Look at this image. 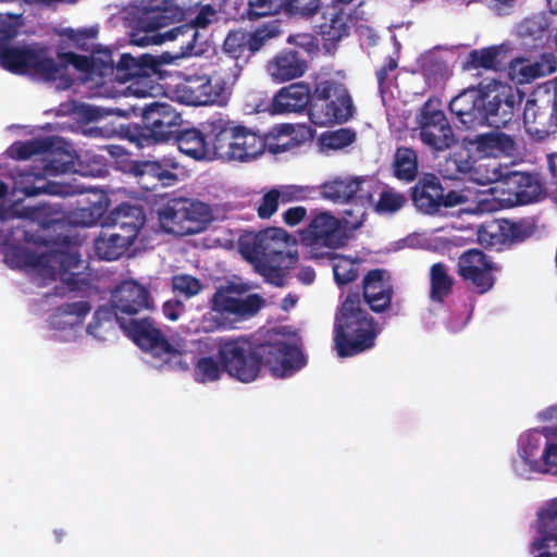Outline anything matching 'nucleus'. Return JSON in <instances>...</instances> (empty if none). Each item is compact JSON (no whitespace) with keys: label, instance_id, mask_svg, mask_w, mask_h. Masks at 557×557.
<instances>
[{"label":"nucleus","instance_id":"nucleus-62","mask_svg":"<svg viewBox=\"0 0 557 557\" xmlns=\"http://www.w3.org/2000/svg\"><path fill=\"white\" fill-rule=\"evenodd\" d=\"M398 67V61L396 58L388 55L385 60L383 65L376 70V81L379 90L381 94H384L386 91V88L388 87V81H389V74Z\"/></svg>","mask_w":557,"mask_h":557},{"label":"nucleus","instance_id":"nucleus-41","mask_svg":"<svg viewBox=\"0 0 557 557\" xmlns=\"http://www.w3.org/2000/svg\"><path fill=\"white\" fill-rule=\"evenodd\" d=\"M36 168L37 171L20 170L14 176V189L24 194L26 197L47 193V186L45 184L46 176L42 171L39 170V166Z\"/></svg>","mask_w":557,"mask_h":557},{"label":"nucleus","instance_id":"nucleus-3","mask_svg":"<svg viewBox=\"0 0 557 557\" xmlns=\"http://www.w3.org/2000/svg\"><path fill=\"white\" fill-rule=\"evenodd\" d=\"M380 329L373 317L362 308L358 290L349 292L334 318V345L342 358L352 357L371 349Z\"/></svg>","mask_w":557,"mask_h":557},{"label":"nucleus","instance_id":"nucleus-24","mask_svg":"<svg viewBox=\"0 0 557 557\" xmlns=\"http://www.w3.org/2000/svg\"><path fill=\"white\" fill-rule=\"evenodd\" d=\"M515 106L516 98L510 88L503 87L487 91L485 126L496 129L506 127L515 115Z\"/></svg>","mask_w":557,"mask_h":557},{"label":"nucleus","instance_id":"nucleus-19","mask_svg":"<svg viewBox=\"0 0 557 557\" xmlns=\"http://www.w3.org/2000/svg\"><path fill=\"white\" fill-rule=\"evenodd\" d=\"M379 183L362 176L336 177L320 185V196L335 203H350L355 199L373 202V187Z\"/></svg>","mask_w":557,"mask_h":557},{"label":"nucleus","instance_id":"nucleus-10","mask_svg":"<svg viewBox=\"0 0 557 557\" xmlns=\"http://www.w3.org/2000/svg\"><path fill=\"white\" fill-rule=\"evenodd\" d=\"M55 244L60 247L39 256H35L23 249H16V247H13L5 255V261L11 265L16 267V258H18V263L34 267L45 265L50 268L53 273L60 274L64 280V276L70 272V270L79 267L82 262L81 253L77 249H73L71 247L72 238L67 235L62 238H58Z\"/></svg>","mask_w":557,"mask_h":557},{"label":"nucleus","instance_id":"nucleus-54","mask_svg":"<svg viewBox=\"0 0 557 557\" xmlns=\"http://www.w3.org/2000/svg\"><path fill=\"white\" fill-rule=\"evenodd\" d=\"M394 288L388 292H375L374 288H368V294H362L364 302L375 313H382L387 311L393 301Z\"/></svg>","mask_w":557,"mask_h":557},{"label":"nucleus","instance_id":"nucleus-12","mask_svg":"<svg viewBox=\"0 0 557 557\" xmlns=\"http://www.w3.org/2000/svg\"><path fill=\"white\" fill-rule=\"evenodd\" d=\"M411 200L418 210L433 215L442 208H453L466 202L467 198L456 190L445 194L441 180L434 174H425L411 188Z\"/></svg>","mask_w":557,"mask_h":557},{"label":"nucleus","instance_id":"nucleus-31","mask_svg":"<svg viewBox=\"0 0 557 557\" xmlns=\"http://www.w3.org/2000/svg\"><path fill=\"white\" fill-rule=\"evenodd\" d=\"M267 138L240 124L231 152V161L247 162L263 153Z\"/></svg>","mask_w":557,"mask_h":557},{"label":"nucleus","instance_id":"nucleus-34","mask_svg":"<svg viewBox=\"0 0 557 557\" xmlns=\"http://www.w3.org/2000/svg\"><path fill=\"white\" fill-rule=\"evenodd\" d=\"M506 52L507 50L504 45L473 49L469 52L463 63V69L498 70L505 63Z\"/></svg>","mask_w":557,"mask_h":557},{"label":"nucleus","instance_id":"nucleus-58","mask_svg":"<svg viewBox=\"0 0 557 557\" xmlns=\"http://www.w3.org/2000/svg\"><path fill=\"white\" fill-rule=\"evenodd\" d=\"M386 271L383 269L370 270L362 280V294H368V288L373 287L375 292H388L393 289L389 278H385Z\"/></svg>","mask_w":557,"mask_h":557},{"label":"nucleus","instance_id":"nucleus-60","mask_svg":"<svg viewBox=\"0 0 557 557\" xmlns=\"http://www.w3.org/2000/svg\"><path fill=\"white\" fill-rule=\"evenodd\" d=\"M355 201L349 209L344 210L343 218L346 225L351 230H357L363 224L367 215L366 205H369L364 199H355Z\"/></svg>","mask_w":557,"mask_h":557},{"label":"nucleus","instance_id":"nucleus-17","mask_svg":"<svg viewBox=\"0 0 557 557\" xmlns=\"http://www.w3.org/2000/svg\"><path fill=\"white\" fill-rule=\"evenodd\" d=\"M305 246L339 248L345 245L346 236L341 227V221L331 212L312 213L307 227L299 232Z\"/></svg>","mask_w":557,"mask_h":557},{"label":"nucleus","instance_id":"nucleus-32","mask_svg":"<svg viewBox=\"0 0 557 557\" xmlns=\"http://www.w3.org/2000/svg\"><path fill=\"white\" fill-rule=\"evenodd\" d=\"M552 437H545L543 429L534 430L522 435L519 440V456L533 472L541 471L543 467V450L549 445Z\"/></svg>","mask_w":557,"mask_h":557},{"label":"nucleus","instance_id":"nucleus-13","mask_svg":"<svg viewBox=\"0 0 557 557\" xmlns=\"http://www.w3.org/2000/svg\"><path fill=\"white\" fill-rule=\"evenodd\" d=\"M226 83L214 74L189 75L177 85L176 92L183 103L189 106H208L222 103L226 99Z\"/></svg>","mask_w":557,"mask_h":557},{"label":"nucleus","instance_id":"nucleus-44","mask_svg":"<svg viewBox=\"0 0 557 557\" xmlns=\"http://www.w3.org/2000/svg\"><path fill=\"white\" fill-rule=\"evenodd\" d=\"M223 372H225V370L220 359L215 360L211 356L200 357L194 363V379L201 384L220 380Z\"/></svg>","mask_w":557,"mask_h":557},{"label":"nucleus","instance_id":"nucleus-45","mask_svg":"<svg viewBox=\"0 0 557 557\" xmlns=\"http://www.w3.org/2000/svg\"><path fill=\"white\" fill-rule=\"evenodd\" d=\"M283 11L292 17L310 20L323 9L322 0H282Z\"/></svg>","mask_w":557,"mask_h":557},{"label":"nucleus","instance_id":"nucleus-59","mask_svg":"<svg viewBox=\"0 0 557 557\" xmlns=\"http://www.w3.org/2000/svg\"><path fill=\"white\" fill-rule=\"evenodd\" d=\"M498 230L505 242H522L529 236V231L524 224L508 220H503L498 225Z\"/></svg>","mask_w":557,"mask_h":557},{"label":"nucleus","instance_id":"nucleus-52","mask_svg":"<svg viewBox=\"0 0 557 557\" xmlns=\"http://www.w3.org/2000/svg\"><path fill=\"white\" fill-rule=\"evenodd\" d=\"M276 191L278 193L280 202L288 203L312 199L314 198L313 194L317 193V189L310 186L284 185L276 188Z\"/></svg>","mask_w":557,"mask_h":557},{"label":"nucleus","instance_id":"nucleus-21","mask_svg":"<svg viewBox=\"0 0 557 557\" xmlns=\"http://www.w3.org/2000/svg\"><path fill=\"white\" fill-rule=\"evenodd\" d=\"M486 98L487 91L468 88L450 100L449 110L465 128L485 126Z\"/></svg>","mask_w":557,"mask_h":557},{"label":"nucleus","instance_id":"nucleus-26","mask_svg":"<svg viewBox=\"0 0 557 557\" xmlns=\"http://www.w3.org/2000/svg\"><path fill=\"white\" fill-rule=\"evenodd\" d=\"M211 153L222 160L231 161L233 144L236 140L240 124L222 117L208 122Z\"/></svg>","mask_w":557,"mask_h":557},{"label":"nucleus","instance_id":"nucleus-8","mask_svg":"<svg viewBox=\"0 0 557 557\" xmlns=\"http://www.w3.org/2000/svg\"><path fill=\"white\" fill-rule=\"evenodd\" d=\"M500 270L502 267L491 256L472 248L458 257L456 272L470 290L484 295L496 284V274Z\"/></svg>","mask_w":557,"mask_h":557},{"label":"nucleus","instance_id":"nucleus-56","mask_svg":"<svg viewBox=\"0 0 557 557\" xmlns=\"http://www.w3.org/2000/svg\"><path fill=\"white\" fill-rule=\"evenodd\" d=\"M12 242L38 244L39 239L27 231L24 225L11 226L8 230L0 228V248L11 245Z\"/></svg>","mask_w":557,"mask_h":557},{"label":"nucleus","instance_id":"nucleus-64","mask_svg":"<svg viewBox=\"0 0 557 557\" xmlns=\"http://www.w3.org/2000/svg\"><path fill=\"white\" fill-rule=\"evenodd\" d=\"M215 15V9L211 4H205L200 8V10L197 12L194 18L185 24L191 25L195 27V29L198 30L199 28L208 27L212 23Z\"/></svg>","mask_w":557,"mask_h":557},{"label":"nucleus","instance_id":"nucleus-57","mask_svg":"<svg viewBox=\"0 0 557 557\" xmlns=\"http://www.w3.org/2000/svg\"><path fill=\"white\" fill-rule=\"evenodd\" d=\"M90 310L91 306L86 300L66 302L58 307L59 315L73 317V320L70 322L72 325L82 324Z\"/></svg>","mask_w":557,"mask_h":557},{"label":"nucleus","instance_id":"nucleus-2","mask_svg":"<svg viewBox=\"0 0 557 557\" xmlns=\"http://www.w3.org/2000/svg\"><path fill=\"white\" fill-rule=\"evenodd\" d=\"M185 11L174 0H149L138 9L137 28L146 35L134 38L138 45L162 44L173 41L177 47L175 58H185L195 53L198 32L191 25L180 24L165 32H160L175 23L183 21Z\"/></svg>","mask_w":557,"mask_h":557},{"label":"nucleus","instance_id":"nucleus-18","mask_svg":"<svg viewBox=\"0 0 557 557\" xmlns=\"http://www.w3.org/2000/svg\"><path fill=\"white\" fill-rule=\"evenodd\" d=\"M141 120L148 136L156 143L173 138L182 126V115L166 102L153 101L143 108Z\"/></svg>","mask_w":557,"mask_h":557},{"label":"nucleus","instance_id":"nucleus-33","mask_svg":"<svg viewBox=\"0 0 557 557\" xmlns=\"http://www.w3.org/2000/svg\"><path fill=\"white\" fill-rule=\"evenodd\" d=\"M209 136L197 128H178L172 139L175 140L181 152L195 160L206 159L211 154Z\"/></svg>","mask_w":557,"mask_h":557},{"label":"nucleus","instance_id":"nucleus-40","mask_svg":"<svg viewBox=\"0 0 557 557\" xmlns=\"http://www.w3.org/2000/svg\"><path fill=\"white\" fill-rule=\"evenodd\" d=\"M97 35L94 28L73 29L65 28L59 33L60 40L57 51H72V49L81 51H90V40Z\"/></svg>","mask_w":557,"mask_h":557},{"label":"nucleus","instance_id":"nucleus-51","mask_svg":"<svg viewBox=\"0 0 557 557\" xmlns=\"http://www.w3.org/2000/svg\"><path fill=\"white\" fill-rule=\"evenodd\" d=\"M359 264L346 257H339L333 264L334 280L338 286L355 282L359 276Z\"/></svg>","mask_w":557,"mask_h":557},{"label":"nucleus","instance_id":"nucleus-30","mask_svg":"<svg viewBox=\"0 0 557 557\" xmlns=\"http://www.w3.org/2000/svg\"><path fill=\"white\" fill-rule=\"evenodd\" d=\"M37 161L45 176L65 174L74 169V154L64 147H55L51 139H47V148Z\"/></svg>","mask_w":557,"mask_h":557},{"label":"nucleus","instance_id":"nucleus-4","mask_svg":"<svg viewBox=\"0 0 557 557\" xmlns=\"http://www.w3.org/2000/svg\"><path fill=\"white\" fill-rule=\"evenodd\" d=\"M355 113L352 98L345 84L334 78L314 82L313 98L309 108V119L317 126L344 124Z\"/></svg>","mask_w":557,"mask_h":557},{"label":"nucleus","instance_id":"nucleus-28","mask_svg":"<svg viewBox=\"0 0 557 557\" xmlns=\"http://www.w3.org/2000/svg\"><path fill=\"white\" fill-rule=\"evenodd\" d=\"M506 190L515 197L518 205L537 201L543 194V186L536 175L524 172H509L505 180Z\"/></svg>","mask_w":557,"mask_h":557},{"label":"nucleus","instance_id":"nucleus-63","mask_svg":"<svg viewBox=\"0 0 557 557\" xmlns=\"http://www.w3.org/2000/svg\"><path fill=\"white\" fill-rule=\"evenodd\" d=\"M543 467L540 473L557 475V442H550L543 450Z\"/></svg>","mask_w":557,"mask_h":557},{"label":"nucleus","instance_id":"nucleus-11","mask_svg":"<svg viewBox=\"0 0 557 557\" xmlns=\"http://www.w3.org/2000/svg\"><path fill=\"white\" fill-rule=\"evenodd\" d=\"M102 65H99L101 75H113L120 83L135 81L136 83L152 82L151 77L160 73L162 61L156 55L141 53L137 57L122 53L115 63L110 51H104Z\"/></svg>","mask_w":557,"mask_h":557},{"label":"nucleus","instance_id":"nucleus-47","mask_svg":"<svg viewBox=\"0 0 557 557\" xmlns=\"http://www.w3.org/2000/svg\"><path fill=\"white\" fill-rule=\"evenodd\" d=\"M357 139L352 128L342 127L335 131H326L321 134L319 140L324 149L338 150L350 146Z\"/></svg>","mask_w":557,"mask_h":557},{"label":"nucleus","instance_id":"nucleus-5","mask_svg":"<svg viewBox=\"0 0 557 557\" xmlns=\"http://www.w3.org/2000/svg\"><path fill=\"white\" fill-rule=\"evenodd\" d=\"M120 329L141 350L161 359V367L169 370H188V364L182 359L183 349L172 344L157 323L150 318H129Z\"/></svg>","mask_w":557,"mask_h":557},{"label":"nucleus","instance_id":"nucleus-37","mask_svg":"<svg viewBox=\"0 0 557 557\" xmlns=\"http://www.w3.org/2000/svg\"><path fill=\"white\" fill-rule=\"evenodd\" d=\"M393 175L403 182H413L419 172L417 152L409 147L400 146L396 149L392 161Z\"/></svg>","mask_w":557,"mask_h":557},{"label":"nucleus","instance_id":"nucleus-38","mask_svg":"<svg viewBox=\"0 0 557 557\" xmlns=\"http://www.w3.org/2000/svg\"><path fill=\"white\" fill-rule=\"evenodd\" d=\"M127 239H122L121 235L112 232H102L100 236L95 239L94 248L96 255L107 261L119 259L132 246Z\"/></svg>","mask_w":557,"mask_h":557},{"label":"nucleus","instance_id":"nucleus-6","mask_svg":"<svg viewBox=\"0 0 557 557\" xmlns=\"http://www.w3.org/2000/svg\"><path fill=\"white\" fill-rule=\"evenodd\" d=\"M0 65L13 74H29L47 82L55 81L61 74V65L48 47L13 46L3 36H0Z\"/></svg>","mask_w":557,"mask_h":557},{"label":"nucleus","instance_id":"nucleus-22","mask_svg":"<svg viewBox=\"0 0 557 557\" xmlns=\"http://www.w3.org/2000/svg\"><path fill=\"white\" fill-rule=\"evenodd\" d=\"M536 530L540 536L532 543V549L539 552L535 557H557V498L539 510Z\"/></svg>","mask_w":557,"mask_h":557},{"label":"nucleus","instance_id":"nucleus-46","mask_svg":"<svg viewBox=\"0 0 557 557\" xmlns=\"http://www.w3.org/2000/svg\"><path fill=\"white\" fill-rule=\"evenodd\" d=\"M406 197L389 186H383L379 194V200L373 199L372 206L377 213H395L406 203Z\"/></svg>","mask_w":557,"mask_h":557},{"label":"nucleus","instance_id":"nucleus-61","mask_svg":"<svg viewBox=\"0 0 557 557\" xmlns=\"http://www.w3.org/2000/svg\"><path fill=\"white\" fill-rule=\"evenodd\" d=\"M278 203L280 199L276 188L270 189L262 196L260 203L257 208L259 218L270 219L276 212Z\"/></svg>","mask_w":557,"mask_h":557},{"label":"nucleus","instance_id":"nucleus-23","mask_svg":"<svg viewBox=\"0 0 557 557\" xmlns=\"http://www.w3.org/2000/svg\"><path fill=\"white\" fill-rule=\"evenodd\" d=\"M313 98V90L310 89L309 84L304 82L292 83L288 86L281 88L271 101V111L274 114L283 113H300L311 106Z\"/></svg>","mask_w":557,"mask_h":557},{"label":"nucleus","instance_id":"nucleus-50","mask_svg":"<svg viewBox=\"0 0 557 557\" xmlns=\"http://www.w3.org/2000/svg\"><path fill=\"white\" fill-rule=\"evenodd\" d=\"M280 34L278 27L274 24H264L253 32H246L247 47L250 58L253 57L272 38Z\"/></svg>","mask_w":557,"mask_h":557},{"label":"nucleus","instance_id":"nucleus-20","mask_svg":"<svg viewBox=\"0 0 557 557\" xmlns=\"http://www.w3.org/2000/svg\"><path fill=\"white\" fill-rule=\"evenodd\" d=\"M263 299L258 294H249L245 298L236 295L234 285L219 287L211 298L213 311L224 317L244 320L258 313Z\"/></svg>","mask_w":557,"mask_h":557},{"label":"nucleus","instance_id":"nucleus-55","mask_svg":"<svg viewBox=\"0 0 557 557\" xmlns=\"http://www.w3.org/2000/svg\"><path fill=\"white\" fill-rule=\"evenodd\" d=\"M172 287L176 294L185 298H190L201 290L202 285L201 282L193 275L177 274L172 277Z\"/></svg>","mask_w":557,"mask_h":557},{"label":"nucleus","instance_id":"nucleus-39","mask_svg":"<svg viewBox=\"0 0 557 557\" xmlns=\"http://www.w3.org/2000/svg\"><path fill=\"white\" fill-rule=\"evenodd\" d=\"M430 298L443 304L454 288V277L448 273V268L443 262H436L430 268Z\"/></svg>","mask_w":557,"mask_h":557},{"label":"nucleus","instance_id":"nucleus-25","mask_svg":"<svg viewBox=\"0 0 557 557\" xmlns=\"http://www.w3.org/2000/svg\"><path fill=\"white\" fill-rule=\"evenodd\" d=\"M108 221L111 222L113 231L121 235L122 239L125 238L134 244L146 223V215L141 207L121 203L110 212Z\"/></svg>","mask_w":557,"mask_h":557},{"label":"nucleus","instance_id":"nucleus-53","mask_svg":"<svg viewBox=\"0 0 557 557\" xmlns=\"http://www.w3.org/2000/svg\"><path fill=\"white\" fill-rule=\"evenodd\" d=\"M283 11L282 0H248L247 16L256 20Z\"/></svg>","mask_w":557,"mask_h":557},{"label":"nucleus","instance_id":"nucleus-49","mask_svg":"<svg viewBox=\"0 0 557 557\" xmlns=\"http://www.w3.org/2000/svg\"><path fill=\"white\" fill-rule=\"evenodd\" d=\"M46 148L47 139L15 141L8 148L7 154L14 160H28L34 156H39L40 158Z\"/></svg>","mask_w":557,"mask_h":557},{"label":"nucleus","instance_id":"nucleus-27","mask_svg":"<svg viewBox=\"0 0 557 557\" xmlns=\"http://www.w3.org/2000/svg\"><path fill=\"white\" fill-rule=\"evenodd\" d=\"M320 22L313 27L324 40V46L335 45L348 35L347 13L337 5H326L320 11Z\"/></svg>","mask_w":557,"mask_h":557},{"label":"nucleus","instance_id":"nucleus-35","mask_svg":"<svg viewBox=\"0 0 557 557\" xmlns=\"http://www.w3.org/2000/svg\"><path fill=\"white\" fill-rule=\"evenodd\" d=\"M117 325L120 326L119 315L108 305H102L94 312L86 331L98 341H108L115 334Z\"/></svg>","mask_w":557,"mask_h":557},{"label":"nucleus","instance_id":"nucleus-16","mask_svg":"<svg viewBox=\"0 0 557 557\" xmlns=\"http://www.w3.org/2000/svg\"><path fill=\"white\" fill-rule=\"evenodd\" d=\"M180 164L173 157H162L154 160H137L129 164V173L145 190L173 186L178 182L176 171Z\"/></svg>","mask_w":557,"mask_h":557},{"label":"nucleus","instance_id":"nucleus-7","mask_svg":"<svg viewBox=\"0 0 557 557\" xmlns=\"http://www.w3.org/2000/svg\"><path fill=\"white\" fill-rule=\"evenodd\" d=\"M158 219L164 232L185 236L203 231L211 221V210L198 200L171 198L158 209Z\"/></svg>","mask_w":557,"mask_h":557},{"label":"nucleus","instance_id":"nucleus-43","mask_svg":"<svg viewBox=\"0 0 557 557\" xmlns=\"http://www.w3.org/2000/svg\"><path fill=\"white\" fill-rule=\"evenodd\" d=\"M247 46L246 30L243 29L231 30L224 39L223 50L228 57L236 61L235 67L237 72H239L242 67L238 64V60L242 59L244 63H246L250 59Z\"/></svg>","mask_w":557,"mask_h":557},{"label":"nucleus","instance_id":"nucleus-48","mask_svg":"<svg viewBox=\"0 0 557 557\" xmlns=\"http://www.w3.org/2000/svg\"><path fill=\"white\" fill-rule=\"evenodd\" d=\"M57 57L60 60L61 63H58L61 65V71L64 70L67 65H72L74 69L81 72H89L95 66L99 69L97 65L98 62L100 65H102V61L106 60V58H95V57H87V55H81L75 53L74 51H57Z\"/></svg>","mask_w":557,"mask_h":557},{"label":"nucleus","instance_id":"nucleus-9","mask_svg":"<svg viewBox=\"0 0 557 557\" xmlns=\"http://www.w3.org/2000/svg\"><path fill=\"white\" fill-rule=\"evenodd\" d=\"M416 122L422 143L435 151L449 149L456 144L453 128L441 109L437 98L428 99L419 109Z\"/></svg>","mask_w":557,"mask_h":557},{"label":"nucleus","instance_id":"nucleus-29","mask_svg":"<svg viewBox=\"0 0 557 557\" xmlns=\"http://www.w3.org/2000/svg\"><path fill=\"white\" fill-rule=\"evenodd\" d=\"M307 67V61L299 52L292 49L281 51L268 63L269 73L277 82L301 77Z\"/></svg>","mask_w":557,"mask_h":557},{"label":"nucleus","instance_id":"nucleus-36","mask_svg":"<svg viewBox=\"0 0 557 557\" xmlns=\"http://www.w3.org/2000/svg\"><path fill=\"white\" fill-rule=\"evenodd\" d=\"M250 250H252L255 255H259L270 263H273V265L287 274L289 270L297 265L299 260L297 249H280L272 247L270 244H264L262 240H260V243H255Z\"/></svg>","mask_w":557,"mask_h":557},{"label":"nucleus","instance_id":"nucleus-1","mask_svg":"<svg viewBox=\"0 0 557 557\" xmlns=\"http://www.w3.org/2000/svg\"><path fill=\"white\" fill-rule=\"evenodd\" d=\"M218 358L225 372L242 383L256 381L263 368H269L275 376H286L305 364L301 350L278 338L267 342H252L244 336L221 339Z\"/></svg>","mask_w":557,"mask_h":557},{"label":"nucleus","instance_id":"nucleus-42","mask_svg":"<svg viewBox=\"0 0 557 557\" xmlns=\"http://www.w3.org/2000/svg\"><path fill=\"white\" fill-rule=\"evenodd\" d=\"M243 253L248 260L255 263L257 271L264 277L268 283L277 287L284 286L287 273L273 265V263H270L259 255H255L248 245L243 246Z\"/></svg>","mask_w":557,"mask_h":557},{"label":"nucleus","instance_id":"nucleus-15","mask_svg":"<svg viewBox=\"0 0 557 557\" xmlns=\"http://www.w3.org/2000/svg\"><path fill=\"white\" fill-rule=\"evenodd\" d=\"M523 123L528 134L543 140L557 129V94L529 98L523 109Z\"/></svg>","mask_w":557,"mask_h":557},{"label":"nucleus","instance_id":"nucleus-14","mask_svg":"<svg viewBox=\"0 0 557 557\" xmlns=\"http://www.w3.org/2000/svg\"><path fill=\"white\" fill-rule=\"evenodd\" d=\"M152 299L147 287L134 280H125L112 290L109 307L119 315L120 326L129 318L151 308Z\"/></svg>","mask_w":557,"mask_h":557}]
</instances>
